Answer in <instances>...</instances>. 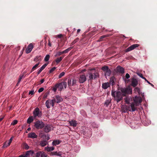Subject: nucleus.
Listing matches in <instances>:
<instances>
[{"label": "nucleus", "mask_w": 157, "mask_h": 157, "mask_svg": "<svg viewBox=\"0 0 157 157\" xmlns=\"http://www.w3.org/2000/svg\"><path fill=\"white\" fill-rule=\"evenodd\" d=\"M13 138H14V137L13 136L11 137L10 138V139L9 140V142L8 143V145L7 146H6L5 144H4V145H3L2 146V148H4L5 147H6L8 146H9L10 145V144L11 143V142H12V140L13 139Z\"/></svg>", "instance_id": "4be33fe9"}, {"label": "nucleus", "mask_w": 157, "mask_h": 157, "mask_svg": "<svg viewBox=\"0 0 157 157\" xmlns=\"http://www.w3.org/2000/svg\"><path fill=\"white\" fill-rule=\"evenodd\" d=\"M24 50V48H23L22 50V51L21 52V54L19 55V57H21V56L22 55L23 53V51Z\"/></svg>", "instance_id": "052dcab7"}, {"label": "nucleus", "mask_w": 157, "mask_h": 157, "mask_svg": "<svg viewBox=\"0 0 157 157\" xmlns=\"http://www.w3.org/2000/svg\"><path fill=\"white\" fill-rule=\"evenodd\" d=\"M45 105L47 108L49 109L50 108V101L49 100H48L46 101Z\"/></svg>", "instance_id": "7c9ffc66"}, {"label": "nucleus", "mask_w": 157, "mask_h": 157, "mask_svg": "<svg viewBox=\"0 0 157 157\" xmlns=\"http://www.w3.org/2000/svg\"><path fill=\"white\" fill-rule=\"evenodd\" d=\"M69 123L73 127L76 126L77 124L76 121L75 120H71L70 121Z\"/></svg>", "instance_id": "b1692460"}, {"label": "nucleus", "mask_w": 157, "mask_h": 157, "mask_svg": "<svg viewBox=\"0 0 157 157\" xmlns=\"http://www.w3.org/2000/svg\"><path fill=\"white\" fill-rule=\"evenodd\" d=\"M34 93V90H31L30 91V94H31V95H33Z\"/></svg>", "instance_id": "680f3d73"}, {"label": "nucleus", "mask_w": 157, "mask_h": 157, "mask_svg": "<svg viewBox=\"0 0 157 157\" xmlns=\"http://www.w3.org/2000/svg\"><path fill=\"white\" fill-rule=\"evenodd\" d=\"M27 122L28 123H29V117L27 119Z\"/></svg>", "instance_id": "774afa93"}, {"label": "nucleus", "mask_w": 157, "mask_h": 157, "mask_svg": "<svg viewBox=\"0 0 157 157\" xmlns=\"http://www.w3.org/2000/svg\"><path fill=\"white\" fill-rule=\"evenodd\" d=\"M110 84L108 82H105L103 83L102 84V88L104 89H106L109 87H110Z\"/></svg>", "instance_id": "dca6fc26"}, {"label": "nucleus", "mask_w": 157, "mask_h": 157, "mask_svg": "<svg viewBox=\"0 0 157 157\" xmlns=\"http://www.w3.org/2000/svg\"><path fill=\"white\" fill-rule=\"evenodd\" d=\"M34 120V117L33 116H30V123L32 122Z\"/></svg>", "instance_id": "603ef678"}, {"label": "nucleus", "mask_w": 157, "mask_h": 157, "mask_svg": "<svg viewBox=\"0 0 157 157\" xmlns=\"http://www.w3.org/2000/svg\"><path fill=\"white\" fill-rule=\"evenodd\" d=\"M62 46H61V47H60L59 45H58V47L57 48H56V49L57 50H58V49H60L61 47H62Z\"/></svg>", "instance_id": "69168bd1"}, {"label": "nucleus", "mask_w": 157, "mask_h": 157, "mask_svg": "<svg viewBox=\"0 0 157 157\" xmlns=\"http://www.w3.org/2000/svg\"><path fill=\"white\" fill-rule=\"evenodd\" d=\"M48 45L50 46V47H51V43H50V41H49V42H48Z\"/></svg>", "instance_id": "338daca9"}, {"label": "nucleus", "mask_w": 157, "mask_h": 157, "mask_svg": "<svg viewBox=\"0 0 157 157\" xmlns=\"http://www.w3.org/2000/svg\"><path fill=\"white\" fill-rule=\"evenodd\" d=\"M17 123V121L16 120H13L11 124V125H14L16 124Z\"/></svg>", "instance_id": "a19ab883"}, {"label": "nucleus", "mask_w": 157, "mask_h": 157, "mask_svg": "<svg viewBox=\"0 0 157 157\" xmlns=\"http://www.w3.org/2000/svg\"><path fill=\"white\" fill-rule=\"evenodd\" d=\"M56 68L55 67H54L52 68L50 71H49V73H52V72L54 71V70L56 69Z\"/></svg>", "instance_id": "a18cd8bd"}, {"label": "nucleus", "mask_w": 157, "mask_h": 157, "mask_svg": "<svg viewBox=\"0 0 157 157\" xmlns=\"http://www.w3.org/2000/svg\"><path fill=\"white\" fill-rule=\"evenodd\" d=\"M57 86H56V84L55 86L53 87V90L55 92H56L57 89L58 88V87Z\"/></svg>", "instance_id": "09e8293b"}, {"label": "nucleus", "mask_w": 157, "mask_h": 157, "mask_svg": "<svg viewBox=\"0 0 157 157\" xmlns=\"http://www.w3.org/2000/svg\"><path fill=\"white\" fill-rule=\"evenodd\" d=\"M23 147L24 148L27 150L29 148V147L26 143H24L23 144Z\"/></svg>", "instance_id": "2f4dec72"}, {"label": "nucleus", "mask_w": 157, "mask_h": 157, "mask_svg": "<svg viewBox=\"0 0 157 157\" xmlns=\"http://www.w3.org/2000/svg\"><path fill=\"white\" fill-rule=\"evenodd\" d=\"M50 58V56L49 55H47L45 56V58H44V60L45 61H48L49 59Z\"/></svg>", "instance_id": "e433bc0d"}, {"label": "nucleus", "mask_w": 157, "mask_h": 157, "mask_svg": "<svg viewBox=\"0 0 157 157\" xmlns=\"http://www.w3.org/2000/svg\"><path fill=\"white\" fill-rule=\"evenodd\" d=\"M77 82V80L73 78L72 80L71 79H68V85L69 88H70L71 86H76Z\"/></svg>", "instance_id": "0eeeda50"}, {"label": "nucleus", "mask_w": 157, "mask_h": 157, "mask_svg": "<svg viewBox=\"0 0 157 157\" xmlns=\"http://www.w3.org/2000/svg\"><path fill=\"white\" fill-rule=\"evenodd\" d=\"M47 64L45 63L41 67L40 69L38 71V74H39L40 73V72L42 71L46 67V66L47 65Z\"/></svg>", "instance_id": "aec40b11"}, {"label": "nucleus", "mask_w": 157, "mask_h": 157, "mask_svg": "<svg viewBox=\"0 0 157 157\" xmlns=\"http://www.w3.org/2000/svg\"><path fill=\"white\" fill-rule=\"evenodd\" d=\"M37 137V136L34 132L30 133V138H35Z\"/></svg>", "instance_id": "bb28decb"}, {"label": "nucleus", "mask_w": 157, "mask_h": 157, "mask_svg": "<svg viewBox=\"0 0 157 157\" xmlns=\"http://www.w3.org/2000/svg\"><path fill=\"white\" fill-rule=\"evenodd\" d=\"M63 58V57H60L59 58H58L56 59V63L58 64L59 63Z\"/></svg>", "instance_id": "c756f323"}, {"label": "nucleus", "mask_w": 157, "mask_h": 157, "mask_svg": "<svg viewBox=\"0 0 157 157\" xmlns=\"http://www.w3.org/2000/svg\"><path fill=\"white\" fill-rule=\"evenodd\" d=\"M57 151H55V152H51L50 153V155H57Z\"/></svg>", "instance_id": "79ce46f5"}, {"label": "nucleus", "mask_w": 157, "mask_h": 157, "mask_svg": "<svg viewBox=\"0 0 157 157\" xmlns=\"http://www.w3.org/2000/svg\"><path fill=\"white\" fill-rule=\"evenodd\" d=\"M138 75H139L140 77H141L142 78L144 79L145 80H146V78L144 77L143 75L141 73H138Z\"/></svg>", "instance_id": "49530a36"}, {"label": "nucleus", "mask_w": 157, "mask_h": 157, "mask_svg": "<svg viewBox=\"0 0 157 157\" xmlns=\"http://www.w3.org/2000/svg\"><path fill=\"white\" fill-rule=\"evenodd\" d=\"M112 96L114 98V100L117 103L122 100L123 96L120 91H116L112 90L111 92Z\"/></svg>", "instance_id": "f257e3e1"}, {"label": "nucleus", "mask_w": 157, "mask_h": 157, "mask_svg": "<svg viewBox=\"0 0 157 157\" xmlns=\"http://www.w3.org/2000/svg\"><path fill=\"white\" fill-rule=\"evenodd\" d=\"M101 70L105 72V76H109L111 73V71L109 69L108 66L103 67L101 68Z\"/></svg>", "instance_id": "423d86ee"}, {"label": "nucleus", "mask_w": 157, "mask_h": 157, "mask_svg": "<svg viewBox=\"0 0 157 157\" xmlns=\"http://www.w3.org/2000/svg\"><path fill=\"white\" fill-rule=\"evenodd\" d=\"M44 79H41L40 81V82L41 83H43L44 82Z\"/></svg>", "instance_id": "e2e57ef3"}, {"label": "nucleus", "mask_w": 157, "mask_h": 157, "mask_svg": "<svg viewBox=\"0 0 157 157\" xmlns=\"http://www.w3.org/2000/svg\"><path fill=\"white\" fill-rule=\"evenodd\" d=\"M55 147H47L45 148V150L48 152L53 151L54 150Z\"/></svg>", "instance_id": "412c9836"}, {"label": "nucleus", "mask_w": 157, "mask_h": 157, "mask_svg": "<svg viewBox=\"0 0 157 157\" xmlns=\"http://www.w3.org/2000/svg\"><path fill=\"white\" fill-rule=\"evenodd\" d=\"M131 82V85L133 87H136L138 84L137 80L134 77L132 78Z\"/></svg>", "instance_id": "2eb2a0df"}, {"label": "nucleus", "mask_w": 157, "mask_h": 157, "mask_svg": "<svg viewBox=\"0 0 157 157\" xmlns=\"http://www.w3.org/2000/svg\"><path fill=\"white\" fill-rule=\"evenodd\" d=\"M124 100L126 103L129 104L130 102L132 101V98L131 97H126L124 98Z\"/></svg>", "instance_id": "f3484780"}, {"label": "nucleus", "mask_w": 157, "mask_h": 157, "mask_svg": "<svg viewBox=\"0 0 157 157\" xmlns=\"http://www.w3.org/2000/svg\"><path fill=\"white\" fill-rule=\"evenodd\" d=\"M134 103L135 104L136 106H138L141 103L142 100L140 97L136 96L134 98Z\"/></svg>", "instance_id": "1a4fd4ad"}, {"label": "nucleus", "mask_w": 157, "mask_h": 157, "mask_svg": "<svg viewBox=\"0 0 157 157\" xmlns=\"http://www.w3.org/2000/svg\"><path fill=\"white\" fill-rule=\"evenodd\" d=\"M116 81V79L115 77L114 76H113L110 78L109 80V83H111L112 85H113L115 84V82Z\"/></svg>", "instance_id": "6ab92c4d"}, {"label": "nucleus", "mask_w": 157, "mask_h": 157, "mask_svg": "<svg viewBox=\"0 0 157 157\" xmlns=\"http://www.w3.org/2000/svg\"><path fill=\"white\" fill-rule=\"evenodd\" d=\"M62 152L61 151H59L58 152H57V156H61L62 155Z\"/></svg>", "instance_id": "864d4df0"}, {"label": "nucleus", "mask_w": 157, "mask_h": 157, "mask_svg": "<svg viewBox=\"0 0 157 157\" xmlns=\"http://www.w3.org/2000/svg\"><path fill=\"white\" fill-rule=\"evenodd\" d=\"M63 35L61 34H60L56 36V37H58L59 38H60Z\"/></svg>", "instance_id": "6e6d98bb"}, {"label": "nucleus", "mask_w": 157, "mask_h": 157, "mask_svg": "<svg viewBox=\"0 0 157 157\" xmlns=\"http://www.w3.org/2000/svg\"><path fill=\"white\" fill-rule=\"evenodd\" d=\"M24 77V75L23 74H21L20 75L19 77V79L18 81V82L16 84V85L17 86L19 84V83L21 81L22 78Z\"/></svg>", "instance_id": "a878e982"}, {"label": "nucleus", "mask_w": 157, "mask_h": 157, "mask_svg": "<svg viewBox=\"0 0 157 157\" xmlns=\"http://www.w3.org/2000/svg\"><path fill=\"white\" fill-rule=\"evenodd\" d=\"M68 52V51H67V49H66L65 50L63 51V54H64V53H67Z\"/></svg>", "instance_id": "13d9d810"}, {"label": "nucleus", "mask_w": 157, "mask_h": 157, "mask_svg": "<svg viewBox=\"0 0 157 157\" xmlns=\"http://www.w3.org/2000/svg\"><path fill=\"white\" fill-rule=\"evenodd\" d=\"M47 140H44L43 141H41L40 142V145L42 147H44L47 144Z\"/></svg>", "instance_id": "cd10ccee"}, {"label": "nucleus", "mask_w": 157, "mask_h": 157, "mask_svg": "<svg viewBox=\"0 0 157 157\" xmlns=\"http://www.w3.org/2000/svg\"><path fill=\"white\" fill-rule=\"evenodd\" d=\"M30 154L33 157H35L36 156V154L34 153V151H33L30 150Z\"/></svg>", "instance_id": "c9c22d12"}, {"label": "nucleus", "mask_w": 157, "mask_h": 157, "mask_svg": "<svg viewBox=\"0 0 157 157\" xmlns=\"http://www.w3.org/2000/svg\"><path fill=\"white\" fill-rule=\"evenodd\" d=\"M152 87H154V85L152 84V83H151L149 82L146 79V80H145Z\"/></svg>", "instance_id": "5fc2aeb1"}, {"label": "nucleus", "mask_w": 157, "mask_h": 157, "mask_svg": "<svg viewBox=\"0 0 157 157\" xmlns=\"http://www.w3.org/2000/svg\"><path fill=\"white\" fill-rule=\"evenodd\" d=\"M139 46V45L137 44H134L130 46L128 48L125 50L126 52H128L134 49L135 48L138 47Z\"/></svg>", "instance_id": "ddd939ff"}, {"label": "nucleus", "mask_w": 157, "mask_h": 157, "mask_svg": "<svg viewBox=\"0 0 157 157\" xmlns=\"http://www.w3.org/2000/svg\"><path fill=\"white\" fill-rule=\"evenodd\" d=\"M33 114L34 117H40L41 116V112L40 111V110L38 108H36L34 110Z\"/></svg>", "instance_id": "6e6552de"}, {"label": "nucleus", "mask_w": 157, "mask_h": 157, "mask_svg": "<svg viewBox=\"0 0 157 157\" xmlns=\"http://www.w3.org/2000/svg\"><path fill=\"white\" fill-rule=\"evenodd\" d=\"M86 75L84 74L80 75L78 78L79 82L82 83L85 82L86 80Z\"/></svg>", "instance_id": "9d476101"}, {"label": "nucleus", "mask_w": 157, "mask_h": 157, "mask_svg": "<svg viewBox=\"0 0 157 157\" xmlns=\"http://www.w3.org/2000/svg\"><path fill=\"white\" fill-rule=\"evenodd\" d=\"M48 155L44 152L41 151V157H47Z\"/></svg>", "instance_id": "f704fd0d"}, {"label": "nucleus", "mask_w": 157, "mask_h": 157, "mask_svg": "<svg viewBox=\"0 0 157 157\" xmlns=\"http://www.w3.org/2000/svg\"><path fill=\"white\" fill-rule=\"evenodd\" d=\"M125 77L126 78L128 79L130 77V76L127 73V74H126L125 75Z\"/></svg>", "instance_id": "3c124183"}, {"label": "nucleus", "mask_w": 157, "mask_h": 157, "mask_svg": "<svg viewBox=\"0 0 157 157\" xmlns=\"http://www.w3.org/2000/svg\"><path fill=\"white\" fill-rule=\"evenodd\" d=\"M39 64V63H38L36 64L35 66H34L32 68L31 70V72L32 71H34L38 67ZM30 73H31V72H30Z\"/></svg>", "instance_id": "473e14b6"}, {"label": "nucleus", "mask_w": 157, "mask_h": 157, "mask_svg": "<svg viewBox=\"0 0 157 157\" xmlns=\"http://www.w3.org/2000/svg\"><path fill=\"white\" fill-rule=\"evenodd\" d=\"M86 75L87 78H88V81H90L91 82L96 79L99 75L98 73L93 72L92 71H89Z\"/></svg>", "instance_id": "f03ea898"}, {"label": "nucleus", "mask_w": 157, "mask_h": 157, "mask_svg": "<svg viewBox=\"0 0 157 157\" xmlns=\"http://www.w3.org/2000/svg\"><path fill=\"white\" fill-rule=\"evenodd\" d=\"M73 48V47H69L67 49V51L68 52L70 50H71Z\"/></svg>", "instance_id": "bf43d9fd"}, {"label": "nucleus", "mask_w": 157, "mask_h": 157, "mask_svg": "<svg viewBox=\"0 0 157 157\" xmlns=\"http://www.w3.org/2000/svg\"><path fill=\"white\" fill-rule=\"evenodd\" d=\"M56 86H57L58 90L61 91L63 87L65 89L67 86V83L66 82L63 81L61 82L56 84Z\"/></svg>", "instance_id": "39448f33"}, {"label": "nucleus", "mask_w": 157, "mask_h": 157, "mask_svg": "<svg viewBox=\"0 0 157 157\" xmlns=\"http://www.w3.org/2000/svg\"><path fill=\"white\" fill-rule=\"evenodd\" d=\"M44 90V88L43 87H41L39 89L38 91L39 93H40L42 92Z\"/></svg>", "instance_id": "8fccbe9b"}, {"label": "nucleus", "mask_w": 157, "mask_h": 157, "mask_svg": "<svg viewBox=\"0 0 157 157\" xmlns=\"http://www.w3.org/2000/svg\"><path fill=\"white\" fill-rule=\"evenodd\" d=\"M42 57L40 56H37L34 59V61L36 62L41 61L42 59Z\"/></svg>", "instance_id": "393cba45"}, {"label": "nucleus", "mask_w": 157, "mask_h": 157, "mask_svg": "<svg viewBox=\"0 0 157 157\" xmlns=\"http://www.w3.org/2000/svg\"><path fill=\"white\" fill-rule=\"evenodd\" d=\"M121 92L123 96H125L129 92L130 89L128 88H121L120 89Z\"/></svg>", "instance_id": "9b49d317"}, {"label": "nucleus", "mask_w": 157, "mask_h": 157, "mask_svg": "<svg viewBox=\"0 0 157 157\" xmlns=\"http://www.w3.org/2000/svg\"><path fill=\"white\" fill-rule=\"evenodd\" d=\"M111 101V99H109L105 101V105H106L107 106L110 103Z\"/></svg>", "instance_id": "c85d7f7f"}, {"label": "nucleus", "mask_w": 157, "mask_h": 157, "mask_svg": "<svg viewBox=\"0 0 157 157\" xmlns=\"http://www.w3.org/2000/svg\"><path fill=\"white\" fill-rule=\"evenodd\" d=\"M26 52L27 54L29 53V44L27 46L26 50Z\"/></svg>", "instance_id": "37998d69"}, {"label": "nucleus", "mask_w": 157, "mask_h": 157, "mask_svg": "<svg viewBox=\"0 0 157 157\" xmlns=\"http://www.w3.org/2000/svg\"><path fill=\"white\" fill-rule=\"evenodd\" d=\"M136 105L135 103L134 102H132L130 106H128V109L130 111L133 112L135 111L136 108Z\"/></svg>", "instance_id": "f8f14e48"}, {"label": "nucleus", "mask_w": 157, "mask_h": 157, "mask_svg": "<svg viewBox=\"0 0 157 157\" xmlns=\"http://www.w3.org/2000/svg\"><path fill=\"white\" fill-rule=\"evenodd\" d=\"M115 71L117 73H119L122 74L124 73V68L120 66H118L115 69Z\"/></svg>", "instance_id": "4468645a"}, {"label": "nucleus", "mask_w": 157, "mask_h": 157, "mask_svg": "<svg viewBox=\"0 0 157 157\" xmlns=\"http://www.w3.org/2000/svg\"><path fill=\"white\" fill-rule=\"evenodd\" d=\"M29 131V128L27 129V130L25 132V133H27L28 132V131Z\"/></svg>", "instance_id": "0e129e2a"}, {"label": "nucleus", "mask_w": 157, "mask_h": 157, "mask_svg": "<svg viewBox=\"0 0 157 157\" xmlns=\"http://www.w3.org/2000/svg\"><path fill=\"white\" fill-rule=\"evenodd\" d=\"M62 52H59L57 53L58 54V56H60L62 54H63V53Z\"/></svg>", "instance_id": "4d7b16f0"}, {"label": "nucleus", "mask_w": 157, "mask_h": 157, "mask_svg": "<svg viewBox=\"0 0 157 157\" xmlns=\"http://www.w3.org/2000/svg\"><path fill=\"white\" fill-rule=\"evenodd\" d=\"M135 92H137L138 93H140V89L138 87H136L134 89Z\"/></svg>", "instance_id": "de8ad7c7"}, {"label": "nucleus", "mask_w": 157, "mask_h": 157, "mask_svg": "<svg viewBox=\"0 0 157 157\" xmlns=\"http://www.w3.org/2000/svg\"><path fill=\"white\" fill-rule=\"evenodd\" d=\"M51 128V127L50 125H47L44 127V131L46 132H48L50 131Z\"/></svg>", "instance_id": "a211bd4d"}, {"label": "nucleus", "mask_w": 157, "mask_h": 157, "mask_svg": "<svg viewBox=\"0 0 157 157\" xmlns=\"http://www.w3.org/2000/svg\"><path fill=\"white\" fill-rule=\"evenodd\" d=\"M44 124L42 121L38 120L34 122V126L37 129H40L44 127Z\"/></svg>", "instance_id": "7ed1b4c3"}, {"label": "nucleus", "mask_w": 157, "mask_h": 157, "mask_svg": "<svg viewBox=\"0 0 157 157\" xmlns=\"http://www.w3.org/2000/svg\"><path fill=\"white\" fill-rule=\"evenodd\" d=\"M41 151H40L37 152L36 154V156L35 157H40L41 155Z\"/></svg>", "instance_id": "72a5a7b5"}, {"label": "nucleus", "mask_w": 157, "mask_h": 157, "mask_svg": "<svg viewBox=\"0 0 157 157\" xmlns=\"http://www.w3.org/2000/svg\"><path fill=\"white\" fill-rule=\"evenodd\" d=\"M65 75V73L64 72L61 73L59 76V78H61L63 76Z\"/></svg>", "instance_id": "c03bdc74"}, {"label": "nucleus", "mask_w": 157, "mask_h": 157, "mask_svg": "<svg viewBox=\"0 0 157 157\" xmlns=\"http://www.w3.org/2000/svg\"><path fill=\"white\" fill-rule=\"evenodd\" d=\"M61 142V141L58 140H54L53 141L52 144L53 146H56L59 144Z\"/></svg>", "instance_id": "5701e85b"}, {"label": "nucleus", "mask_w": 157, "mask_h": 157, "mask_svg": "<svg viewBox=\"0 0 157 157\" xmlns=\"http://www.w3.org/2000/svg\"><path fill=\"white\" fill-rule=\"evenodd\" d=\"M109 36V35H107L101 36L100 37V38L99 39L101 41L103 38H105L106 37Z\"/></svg>", "instance_id": "4c0bfd02"}, {"label": "nucleus", "mask_w": 157, "mask_h": 157, "mask_svg": "<svg viewBox=\"0 0 157 157\" xmlns=\"http://www.w3.org/2000/svg\"><path fill=\"white\" fill-rule=\"evenodd\" d=\"M34 44L32 43H30V52L32 51V49L34 47Z\"/></svg>", "instance_id": "ea45409f"}, {"label": "nucleus", "mask_w": 157, "mask_h": 157, "mask_svg": "<svg viewBox=\"0 0 157 157\" xmlns=\"http://www.w3.org/2000/svg\"><path fill=\"white\" fill-rule=\"evenodd\" d=\"M79 39L78 38H77L75 39L74 41L72 42L71 44V45H72L74 44H75L77 42L78 40Z\"/></svg>", "instance_id": "58836bf2"}, {"label": "nucleus", "mask_w": 157, "mask_h": 157, "mask_svg": "<svg viewBox=\"0 0 157 157\" xmlns=\"http://www.w3.org/2000/svg\"><path fill=\"white\" fill-rule=\"evenodd\" d=\"M63 101L62 98L59 95H56L53 99L51 100L52 106L53 107L54 106L55 102L59 103Z\"/></svg>", "instance_id": "20e7f679"}]
</instances>
